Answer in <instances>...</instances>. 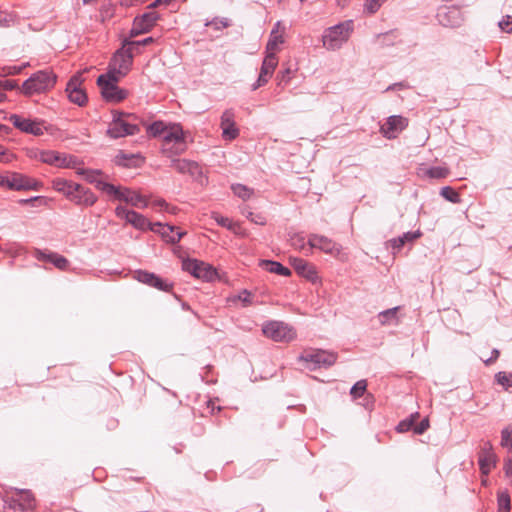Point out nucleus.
<instances>
[{"mask_svg": "<svg viewBox=\"0 0 512 512\" xmlns=\"http://www.w3.org/2000/svg\"><path fill=\"white\" fill-rule=\"evenodd\" d=\"M291 264L300 276H303L309 280H314L316 278L315 267L308 263L306 260L301 258H293L291 259Z\"/></svg>", "mask_w": 512, "mask_h": 512, "instance_id": "obj_23", "label": "nucleus"}, {"mask_svg": "<svg viewBox=\"0 0 512 512\" xmlns=\"http://www.w3.org/2000/svg\"><path fill=\"white\" fill-rule=\"evenodd\" d=\"M70 201L74 202L76 205L88 207L96 203L97 197L90 189L80 185L79 191L72 196Z\"/></svg>", "mask_w": 512, "mask_h": 512, "instance_id": "obj_24", "label": "nucleus"}, {"mask_svg": "<svg viewBox=\"0 0 512 512\" xmlns=\"http://www.w3.org/2000/svg\"><path fill=\"white\" fill-rule=\"evenodd\" d=\"M151 287L167 292L172 289L173 285L171 283H167L165 280L156 275V280H153Z\"/></svg>", "mask_w": 512, "mask_h": 512, "instance_id": "obj_49", "label": "nucleus"}, {"mask_svg": "<svg viewBox=\"0 0 512 512\" xmlns=\"http://www.w3.org/2000/svg\"><path fill=\"white\" fill-rule=\"evenodd\" d=\"M77 173L83 175L86 181L94 184L95 187L101 191L103 185H111L110 183L104 182L99 178L102 174L99 170L79 169Z\"/></svg>", "mask_w": 512, "mask_h": 512, "instance_id": "obj_29", "label": "nucleus"}, {"mask_svg": "<svg viewBox=\"0 0 512 512\" xmlns=\"http://www.w3.org/2000/svg\"><path fill=\"white\" fill-rule=\"evenodd\" d=\"M102 192L114 197L119 201H124L134 207L141 208L147 206V201L142 195L128 188L116 187L113 184L103 185Z\"/></svg>", "mask_w": 512, "mask_h": 512, "instance_id": "obj_9", "label": "nucleus"}, {"mask_svg": "<svg viewBox=\"0 0 512 512\" xmlns=\"http://www.w3.org/2000/svg\"><path fill=\"white\" fill-rule=\"evenodd\" d=\"M228 230H230L231 232L238 236L245 237L247 235L246 230L242 228L238 222L232 221Z\"/></svg>", "mask_w": 512, "mask_h": 512, "instance_id": "obj_58", "label": "nucleus"}, {"mask_svg": "<svg viewBox=\"0 0 512 512\" xmlns=\"http://www.w3.org/2000/svg\"><path fill=\"white\" fill-rule=\"evenodd\" d=\"M367 389L366 380L357 381L351 388L350 394L354 399L360 398L364 396Z\"/></svg>", "mask_w": 512, "mask_h": 512, "instance_id": "obj_42", "label": "nucleus"}, {"mask_svg": "<svg viewBox=\"0 0 512 512\" xmlns=\"http://www.w3.org/2000/svg\"><path fill=\"white\" fill-rule=\"evenodd\" d=\"M278 65V58L275 53L266 54L260 69L258 79L252 84V90L255 91L258 88L266 85L269 79L272 77L276 67Z\"/></svg>", "mask_w": 512, "mask_h": 512, "instance_id": "obj_13", "label": "nucleus"}, {"mask_svg": "<svg viewBox=\"0 0 512 512\" xmlns=\"http://www.w3.org/2000/svg\"><path fill=\"white\" fill-rule=\"evenodd\" d=\"M150 230L160 233L167 242L173 244L179 242L181 238L186 234L175 226L162 224L160 222L153 223V225L150 227Z\"/></svg>", "mask_w": 512, "mask_h": 512, "instance_id": "obj_19", "label": "nucleus"}, {"mask_svg": "<svg viewBox=\"0 0 512 512\" xmlns=\"http://www.w3.org/2000/svg\"><path fill=\"white\" fill-rule=\"evenodd\" d=\"M421 235L422 233L419 230L415 232H406L402 236L391 239L389 243L393 249L399 251L406 243L413 242L421 237Z\"/></svg>", "mask_w": 512, "mask_h": 512, "instance_id": "obj_28", "label": "nucleus"}, {"mask_svg": "<svg viewBox=\"0 0 512 512\" xmlns=\"http://www.w3.org/2000/svg\"><path fill=\"white\" fill-rule=\"evenodd\" d=\"M251 222H253L257 225H265L266 218L260 214H256V216L254 218H251Z\"/></svg>", "mask_w": 512, "mask_h": 512, "instance_id": "obj_64", "label": "nucleus"}, {"mask_svg": "<svg viewBox=\"0 0 512 512\" xmlns=\"http://www.w3.org/2000/svg\"><path fill=\"white\" fill-rule=\"evenodd\" d=\"M17 87V83L15 80H0V90L3 91H11Z\"/></svg>", "mask_w": 512, "mask_h": 512, "instance_id": "obj_56", "label": "nucleus"}, {"mask_svg": "<svg viewBox=\"0 0 512 512\" xmlns=\"http://www.w3.org/2000/svg\"><path fill=\"white\" fill-rule=\"evenodd\" d=\"M279 27H280V22H277L275 27L273 28V30L270 33V37H269V40L266 45V54H269V53L276 54V52L278 51L279 45L284 42V37H283L284 30L280 32Z\"/></svg>", "mask_w": 512, "mask_h": 512, "instance_id": "obj_25", "label": "nucleus"}, {"mask_svg": "<svg viewBox=\"0 0 512 512\" xmlns=\"http://www.w3.org/2000/svg\"><path fill=\"white\" fill-rule=\"evenodd\" d=\"M170 166L174 168L178 173L180 174H190L192 176L196 175L197 173H200L199 165L194 162L187 159H176L173 158L171 160Z\"/></svg>", "mask_w": 512, "mask_h": 512, "instance_id": "obj_21", "label": "nucleus"}, {"mask_svg": "<svg viewBox=\"0 0 512 512\" xmlns=\"http://www.w3.org/2000/svg\"><path fill=\"white\" fill-rule=\"evenodd\" d=\"M440 195L451 203H459L460 195L452 187L445 186L440 190Z\"/></svg>", "mask_w": 512, "mask_h": 512, "instance_id": "obj_40", "label": "nucleus"}, {"mask_svg": "<svg viewBox=\"0 0 512 512\" xmlns=\"http://www.w3.org/2000/svg\"><path fill=\"white\" fill-rule=\"evenodd\" d=\"M252 297L253 295L251 292L243 290L238 294L237 299L242 302L244 307H247L252 304Z\"/></svg>", "mask_w": 512, "mask_h": 512, "instance_id": "obj_53", "label": "nucleus"}, {"mask_svg": "<svg viewBox=\"0 0 512 512\" xmlns=\"http://www.w3.org/2000/svg\"><path fill=\"white\" fill-rule=\"evenodd\" d=\"M220 127L222 129V137L227 141H232L239 136V129L236 127L233 109H226L222 113Z\"/></svg>", "mask_w": 512, "mask_h": 512, "instance_id": "obj_18", "label": "nucleus"}, {"mask_svg": "<svg viewBox=\"0 0 512 512\" xmlns=\"http://www.w3.org/2000/svg\"><path fill=\"white\" fill-rule=\"evenodd\" d=\"M13 501L22 511H25L34 507L35 500L30 491H19L18 498Z\"/></svg>", "mask_w": 512, "mask_h": 512, "instance_id": "obj_30", "label": "nucleus"}, {"mask_svg": "<svg viewBox=\"0 0 512 512\" xmlns=\"http://www.w3.org/2000/svg\"><path fill=\"white\" fill-rule=\"evenodd\" d=\"M182 269L197 279L213 281L217 278L215 268L203 261L187 258L182 261Z\"/></svg>", "mask_w": 512, "mask_h": 512, "instance_id": "obj_8", "label": "nucleus"}, {"mask_svg": "<svg viewBox=\"0 0 512 512\" xmlns=\"http://www.w3.org/2000/svg\"><path fill=\"white\" fill-rule=\"evenodd\" d=\"M211 217H212V219H214L217 222L218 225L225 227L227 229H229V227L232 223L231 219H229L228 217H224L217 212H213Z\"/></svg>", "mask_w": 512, "mask_h": 512, "instance_id": "obj_52", "label": "nucleus"}, {"mask_svg": "<svg viewBox=\"0 0 512 512\" xmlns=\"http://www.w3.org/2000/svg\"><path fill=\"white\" fill-rule=\"evenodd\" d=\"M9 121L21 132L32 134L34 136L44 134V127L41 121L23 118L18 114L10 115Z\"/></svg>", "mask_w": 512, "mask_h": 512, "instance_id": "obj_15", "label": "nucleus"}, {"mask_svg": "<svg viewBox=\"0 0 512 512\" xmlns=\"http://www.w3.org/2000/svg\"><path fill=\"white\" fill-rule=\"evenodd\" d=\"M166 127L163 122L156 121L148 126V133L154 137L164 135Z\"/></svg>", "mask_w": 512, "mask_h": 512, "instance_id": "obj_45", "label": "nucleus"}, {"mask_svg": "<svg viewBox=\"0 0 512 512\" xmlns=\"http://www.w3.org/2000/svg\"><path fill=\"white\" fill-rule=\"evenodd\" d=\"M231 189H232L233 193L236 196H238L239 198H241L242 200L249 199L253 194V189L249 188L243 184H233L231 186Z\"/></svg>", "mask_w": 512, "mask_h": 512, "instance_id": "obj_36", "label": "nucleus"}, {"mask_svg": "<svg viewBox=\"0 0 512 512\" xmlns=\"http://www.w3.org/2000/svg\"><path fill=\"white\" fill-rule=\"evenodd\" d=\"M185 149H186L185 143H182V145L172 143L170 145H167V147H166V143H163V145H162L163 154L169 158H172L175 155H179V154L183 153L185 151Z\"/></svg>", "mask_w": 512, "mask_h": 512, "instance_id": "obj_35", "label": "nucleus"}, {"mask_svg": "<svg viewBox=\"0 0 512 512\" xmlns=\"http://www.w3.org/2000/svg\"><path fill=\"white\" fill-rule=\"evenodd\" d=\"M160 16L157 12L151 11L146 12L140 16L135 17L133 22L145 33H148L152 30V28L156 25V22L159 20Z\"/></svg>", "mask_w": 512, "mask_h": 512, "instance_id": "obj_22", "label": "nucleus"}, {"mask_svg": "<svg viewBox=\"0 0 512 512\" xmlns=\"http://www.w3.org/2000/svg\"><path fill=\"white\" fill-rule=\"evenodd\" d=\"M134 53L122 41L121 47L114 53L109 70L113 71L119 77L125 76L131 69L133 64Z\"/></svg>", "mask_w": 512, "mask_h": 512, "instance_id": "obj_7", "label": "nucleus"}, {"mask_svg": "<svg viewBox=\"0 0 512 512\" xmlns=\"http://www.w3.org/2000/svg\"><path fill=\"white\" fill-rule=\"evenodd\" d=\"M499 512H509L511 509V500L507 491H501L497 497Z\"/></svg>", "mask_w": 512, "mask_h": 512, "instance_id": "obj_37", "label": "nucleus"}, {"mask_svg": "<svg viewBox=\"0 0 512 512\" xmlns=\"http://www.w3.org/2000/svg\"><path fill=\"white\" fill-rule=\"evenodd\" d=\"M497 455L494 452L493 446L490 441H482L480 450L478 452V464L481 473L488 475L492 468L496 466Z\"/></svg>", "mask_w": 512, "mask_h": 512, "instance_id": "obj_10", "label": "nucleus"}, {"mask_svg": "<svg viewBox=\"0 0 512 512\" xmlns=\"http://www.w3.org/2000/svg\"><path fill=\"white\" fill-rule=\"evenodd\" d=\"M113 119L110 124L107 134L114 139L125 137L128 135H135L140 132L138 123H133L124 118V112L113 111Z\"/></svg>", "mask_w": 512, "mask_h": 512, "instance_id": "obj_5", "label": "nucleus"}, {"mask_svg": "<svg viewBox=\"0 0 512 512\" xmlns=\"http://www.w3.org/2000/svg\"><path fill=\"white\" fill-rule=\"evenodd\" d=\"M498 25L502 31L512 33V16H505Z\"/></svg>", "mask_w": 512, "mask_h": 512, "instance_id": "obj_54", "label": "nucleus"}, {"mask_svg": "<svg viewBox=\"0 0 512 512\" xmlns=\"http://www.w3.org/2000/svg\"><path fill=\"white\" fill-rule=\"evenodd\" d=\"M437 20L444 27H459L463 21V13L457 6H446L437 12Z\"/></svg>", "mask_w": 512, "mask_h": 512, "instance_id": "obj_12", "label": "nucleus"}, {"mask_svg": "<svg viewBox=\"0 0 512 512\" xmlns=\"http://www.w3.org/2000/svg\"><path fill=\"white\" fill-rule=\"evenodd\" d=\"M82 82V73L78 72L71 77L66 86L69 100L79 106L85 105L88 99L85 91L81 88Z\"/></svg>", "mask_w": 512, "mask_h": 512, "instance_id": "obj_14", "label": "nucleus"}, {"mask_svg": "<svg viewBox=\"0 0 512 512\" xmlns=\"http://www.w3.org/2000/svg\"><path fill=\"white\" fill-rule=\"evenodd\" d=\"M135 159V156L134 155H126V154H119L117 157H116V162L119 164V165H122V166H125V167H129L131 165V161Z\"/></svg>", "mask_w": 512, "mask_h": 512, "instance_id": "obj_55", "label": "nucleus"}, {"mask_svg": "<svg viewBox=\"0 0 512 512\" xmlns=\"http://www.w3.org/2000/svg\"><path fill=\"white\" fill-rule=\"evenodd\" d=\"M426 174L430 178L443 179L448 176L449 171L445 167L436 166V167H431L430 169H428Z\"/></svg>", "mask_w": 512, "mask_h": 512, "instance_id": "obj_44", "label": "nucleus"}, {"mask_svg": "<svg viewBox=\"0 0 512 512\" xmlns=\"http://www.w3.org/2000/svg\"><path fill=\"white\" fill-rule=\"evenodd\" d=\"M68 183V180L62 179V178H56L53 180V188L62 193L65 189L66 184Z\"/></svg>", "mask_w": 512, "mask_h": 512, "instance_id": "obj_60", "label": "nucleus"}, {"mask_svg": "<svg viewBox=\"0 0 512 512\" xmlns=\"http://www.w3.org/2000/svg\"><path fill=\"white\" fill-rule=\"evenodd\" d=\"M501 446L512 454V427H506L501 431Z\"/></svg>", "mask_w": 512, "mask_h": 512, "instance_id": "obj_39", "label": "nucleus"}, {"mask_svg": "<svg viewBox=\"0 0 512 512\" xmlns=\"http://www.w3.org/2000/svg\"><path fill=\"white\" fill-rule=\"evenodd\" d=\"M386 0H365L364 9L369 14L376 13Z\"/></svg>", "mask_w": 512, "mask_h": 512, "instance_id": "obj_46", "label": "nucleus"}, {"mask_svg": "<svg viewBox=\"0 0 512 512\" xmlns=\"http://www.w3.org/2000/svg\"><path fill=\"white\" fill-rule=\"evenodd\" d=\"M53 253L51 251L35 249L33 255L38 261L51 262Z\"/></svg>", "mask_w": 512, "mask_h": 512, "instance_id": "obj_50", "label": "nucleus"}, {"mask_svg": "<svg viewBox=\"0 0 512 512\" xmlns=\"http://www.w3.org/2000/svg\"><path fill=\"white\" fill-rule=\"evenodd\" d=\"M127 222L140 230H150L151 225H153V223H150L146 217L136 211H131L130 218H128Z\"/></svg>", "mask_w": 512, "mask_h": 512, "instance_id": "obj_31", "label": "nucleus"}, {"mask_svg": "<svg viewBox=\"0 0 512 512\" xmlns=\"http://www.w3.org/2000/svg\"><path fill=\"white\" fill-rule=\"evenodd\" d=\"M50 263H52L56 268L62 271L67 270L69 267L68 259L56 252L53 253Z\"/></svg>", "mask_w": 512, "mask_h": 512, "instance_id": "obj_43", "label": "nucleus"}, {"mask_svg": "<svg viewBox=\"0 0 512 512\" xmlns=\"http://www.w3.org/2000/svg\"><path fill=\"white\" fill-rule=\"evenodd\" d=\"M353 30L354 24L352 20H347L327 28L322 35L323 46L331 51L340 49L348 41Z\"/></svg>", "mask_w": 512, "mask_h": 512, "instance_id": "obj_1", "label": "nucleus"}, {"mask_svg": "<svg viewBox=\"0 0 512 512\" xmlns=\"http://www.w3.org/2000/svg\"><path fill=\"white\" fill-rule=\"evenodd\" d=\"M429 428V420L427 418L423 419L419 424H414V433L417 435L423 434Z\"/></svg>", "mask_w": 512, "mask_h": 512, "instance_id": "obj_57", "label": "nucleus"}, {"mask_svg": "<svg viewBox=\"0 0 512 512\" xmlns=\"http://www.w3.org/2000/svg\"><path fill=\"white\" fill-rule=\"evenodd\" d=\"M144 33L145 32L142 31L139 27H137L136 24L133 22L132 28L129 31V37L127 39L132 40L133 38H135L141 34H144Z\"/></svg>", "mask_w": 512, "mask_h": 512, "instance_id": "obj_62", "label": "nucleus"}, {"mask_svg": "<svg viewBox=\"0 0 512 512\" xmlns=\"http://www.w3.org/2000/svg\"><path fill=\"white\" fill-rule=\"evenodd\" d=\"M120 77L115 75L113 71L102 74L97 79V85L101 89L102 97L108 102H120L124 100L128 92L119 88L116 83Z\"/></svg>", "mask_w": 512, "mask_h": 512, "instance_id": "obj_3", "label": "nucleus"}, {"mask_svg": "<svg viewBox=\"0 0 512 512\" xmlns=\"http://www.w3.org/2000/svg\"><path fill=\"white\" fill-rule=\"evenodd\" d=\"M56 79L57 76L50 70L37 71L24 81L21 90L25 95L43 93L54 87Z\"/></svg>", "mask_w": 512, "mask_h": 512, "instance_id": "obj_2", "label": "nucleus"}, {"mask_svg": "<svg viewBox=\"0 0 512 512\" xmlns=\"http://www.w3.org/2000/svg\"><path fill=\"white\" fill-rule=\"evenodd\" d=\"M504 470L507 476H512V458L505 460Z\"/></svg>", "mask_w": 512, "mask_h": 512, "instance_id": "obj_63", "label": "nucleus"}, {"mask_svg": "<svg viewBox=\"0 0 512 512\" xmlns=\"http://www.w3.org/2000/svg\"><path fill=\"white\" fill-rule=\"evenodd\" d=\"M134 278L143 284L151 286L153 280H156V274L145 270H137L134 272Z\"/></svg>", "mask_w": 512, "mask_h": 512, "instance_id": "obj_38", "label": "nucleus"}, {"mask_svg": "<svg viewBox=\"0 0 512 512\" xmlns=\"http://www.w3.org/2000/svg\"><path fill=\"white\" fill-rule=\"evenodd\" d=\"M260 267H262L264 270L275 273L282 276H290L291 271L289 268L283 266L280 262L273 261V260H261L259 263Z\"/></svg>", "mask_w": 512, "mask_h": 512, "instance_id": "obj_27", "label": "nucleus"}, {"mask_svg": "<svg viewBox=\"0 0 512 512\" xmlns=\"http://www.w3.org/2000/svg\"><path fill=\"white\" fill-rule=\"evenodd\" d=\"M19 204L41 206V205L47 204V199L44 196H35V197H31L29 199H20Z\"/></svg>", "mask_w": 512, "mask_h": 512, "instance_id": "obj_47", "label": "nucleus"}, {"mask_svg": "<svg viewBox=\"0 0 512 512\" xmlns=\"http://www.w3.org/2000/svg\"><path fill=\"white\" fill-rule=\"evenodd\" d=\"M308 244L310 248H318L325 253H333L338 251L336 243L326 236L312 234L309 236Z\"/></svg>", "mask_w": 512, "mask_h": 512, "instance_id": "obj_20", "label": "nucleus"}, {"mask_svg": "<svg viewBox=\"0 0 512 512\" xmlns=\"http://www.w3.org/2000/svg\"><path fill=\"white\" fill-rule=\"evenodd\" d=\"M292 245L298 249H303L305 246L304 237L295 235L291 238Z\"/></svg>", "mask_w": 512, "mask_h": 512, "instance_id": "obj_61", "label": "nucleus"}, {"mask_svg": "<svg viewBox=\"0 0 512 512\" xmlns=\"http://www.w3.org/2000/svg\"><path fill=\"white\" fill-rule=\"evenodd\" d=\"M38 158L43 163L66 168L74 167L77 162L74 156H68L51 150L39 152Z\"/></svg>", "mask_w": 512, "mask_h": 512, "instance_id": "obj_16", "label": "nucleus"}, {"mask_svg": "<svg viewBox=\"0 0 512 512\" xmlns=\"http://www.w3.org/2000/svg\"><path fill=\"white\" fill-rule=\"evenodd\" d=\"M291 74L292 71L290 68L279 71L277 74L278 85H282L283 83L287 84L291 80Z\"/></svg>", "mask_w": 512, "mask_h": 512, "instance_id": "obj_51", "label": "nucleus"}, {"mask_svg": "<svg viewBox=\"0 0 512 512\" xmlns=\"http://www.w3.org/2000/svg\"><path fill=\"white\" fill-rule=\"evenodd\" d=\"M495 381L505 390H508L510 387H512V373H507L504 371L498 372L495 375Z\"/></svg>", "mask_w": 512, "mask_h": 512, "instance_id": "obj_41", "label": "nucleus"}, {"mask_svg": "<svg viewBox=\"0 0 512 512\" xmlns=\"http://www.w3.org/2000/svg\"><path fill=\"white\" fill-rule=\"evenodd\" d=\"M262 331L275 342H290L296 338L294 328L282 321H269L263 325Z\"/></svg>", "mask_w": 512, "mask_h": 512, "instance_id": "obj_6", "label": "nucleus"}, {"mask_svg": "<svg viewBox=\"0 0 512 512\" xmlns=\"http://www.w3.org/2000/svg\"><path fill=\"white\" fill-rule=\"evenodd\" d=\"M0 186L10 190H39L42 184L35 179L16 172L0 174Z\"/></svg>", "mask_w": 512, "mask_h": 512, "instance_id": "obj_4", "label": "nucleus"}, {"mask_svg": "<svg viewBox=\"0 0 512 512\" xmlns=\"http://www.w3.org/2000/svg\"><path fill=\"white\" fill-rule=\"evenodd\" d=\"M408 126V120L399 115H393L387 118L386 122L381 125L380 132L387 139L396 138L397 135Z\"/></svg>", "mask_w": 512, "mask_h": 512, "instance_id": "obj_17", "label": "nucleus"}, {"mask_svg": "<svg viewBox=\"0 0 512 512\" xmlns=\"http://www.w3.org/2000/svg\"><path fill=\"white\" fill-rule=\"evenodd\" d=\"M399 307L390 308L384 311H381L378 314V319L381 325H387L391 321L397 320V311Z\"/></svg>", "mask_w": 512, "mask_h": 512, "instance_id": "obj_34", "label": "nucleus"}, {"mask_svg": "<svg viewBox=\"0 0 512 512\" xmlns=\"http://www.w3.org/2000/svg\"><path fill=\"white\" fill-rule=\"evenodd\" d=\"M80 189V184L74 183L72 181H68L63 190L62 194L69 200H71L72 196L77 193Z\"/></svg>", "mask_w": 512, "mask_h": 512, "instance_id": "obj_48", "label": "nucleus"}, {"mask_svg": "<svg viewBox=\"0 0 512 512\" xmlns=\"http://www.w3.org/2000/svg\"><path fill=\"white\" fill-rule=\"evenodd\" d=\"M418 417H419L418 412L411 414L408 418H406L398 423V425L396 426V431L399 433H404L411 429L414 430V423Z\"/></svg>", "mask_w": 512, "mask_h": 512, "instance_id": "obj_33", "label": "nucleus"}, {"mask_svg": "<svg viewBox=\"0 0 512 512\" xmlns=\"http://www.w3.org/2000/svg\"><path fill=\"white\" fill-rule=\"evenodd\" d=\"M132 210H128L124 206H118L115 209V214L118 218L125 219L126 221L130 218V213Z\"/></svg>", "mask_w": 512, "mask_h": 512, "instance_id": "obj_59", "label": "nucleus"}, {"mask_svg": "<svg viewBox=\"0 0 512 512\" xmlns=\"http://www.w3.org/2000/svg\"><path fill=\"white\" fill-rule=\"evenodd\" d=\"M163 143H166V146L172 143L178 145L185 143L182 128L179 125H175L169 130L166 129L163 135Z\"/></svg>", "mask_w": 512, "mask_h": 512, "instance_id": "obj_26", "label": "nucleus"}, {"mask_svg": "<svg viewBox=\"0 0 512 512\" xmlns=\"http://www.w3.org/2000/svg\"><path fill=\"white\" fill-rule=\"evenodd\" d=\"M300 361L314 364L313 368L332 366L337 360V354L323 350L305 352L299 356Z\"/></svg>", "mask_w": 512, "mask_h": 512, "instance_id": "obj_11", "label": "nucleus"}, {"mask_svg": "<svg viewBox=\"0 0 512 512\" xmlns=\"http://www.w3.org/2000/svg\"><path fill=\"white\" fill-rule=\"evenodd\" d=\"M154 41L155 40L153 37H147L143 40H130V39L123 40L124 44L126 46H128L134 54L141 53V51H140L141 46H147L149 44H152Z\"/></svg>", "mask_w": 512, "mask_h": 512, "instance_id": "obj_32", "label": "nucleus"}]
</instances>
